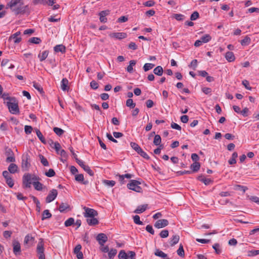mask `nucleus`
Segmentation results:
<instances>
[{"instance_id": "23", "label": "nucleus", "mask_w": 259, "mask_h": 259, "mask_svg": "<svg viewBox=\"0 0 259 259\" xmlns=\"http://www.w3.org/2000/svg\"><path fill=\"white\" fill-rule=\"evenodd\" d=\"M8 170L11 174H15L18 170V166L16 164L11 163L8 167Z\"/></svg>"}, {"instance_id": "4", "label": "nucleus", "mask_w": 259, "mask_h": 259, "mask_svg": "<svg viewBox=\"0 0 259 259\" xmlns=\"http://www.w3.org/2000/svg\"><path fill=\"white\" fill-rule=\"evenodd\" d=\"M30 156L27 152L24 153L22 156L21 167L23 170H27L30 166Z\"/></svg>"}, {"instance_id": "18", "label": "nucleus", "mask_w": 259, "mask_h": 259, "mask_svg": "<svg viewBox=\"0 0 259 259\" xmlns=\"http://www.w3.org/2000/svg\"><path fill=\"white\" fill-rule=\"evenodd\" d=\"M148 207V204H143L142 205H139L137 207V208L134 210V212L136 213H141L145 211Z\"/></svg>"}, {"instance_id": "42", "label": "nucleus", "mask_w": 259, "mask_h": 259, "mask_svg": "<svg viewBox=\"0 0 259 259\" xmlns=\"http://www.w3.org/2000/svg\"><path fill=\"white\" fill-rule=\"evenodd\" d=\"M250 37L248 36H246L244 38L241 40L240 43L242 46H246L250 44Z\"/></svg>"}, {"instance_id": "9", "label": "nucleus", "mask_w": 259, "mask_h": 259, "mask_svg": "<svg viewBox=\"0 0 259 259\" xmlns=\"http://www.w3.org/2000/svg\"><path fill=\"white\" fill-rule=\"evenodd\" d=\"M58 195V192L56 189H52L49 193L48 195L46 198V202L47 203H50L53 201L56 198Z\"/></svg>"}, {"instance_id": "1", "label": "nucleus", "mask_w": 259, "mask_h": 259, "mask_svg": "<svg viewBox=\"0 0 259 259\" xmlns=\"http://www.w3.org/2000/svg\"><path fill=\"white\" fill-rule=\"evenodd\" d=\"M21 1L22 0H11L8 4L7 8L9 7L16 15L23 14L28 6H23V3Z\"/></svg>"}, {"instance_id": "64", "label": "nucleus", "mask_w": 259, "mask_h": 259, "mask_svg": "<svg viewBox=\"0 0 259 259\" xmlns=\"http://www.w3.org/2000/svg\"><path fill=\"white\" fill-rule=\"evenodd\" d=\"M90 86L92 89L94 90L97 89L99 87L98 83L95 80H92L90 82Z\"/></svg>"}, {"instance_id": "27", "label": "nucleus", "mask_w": 259, "mask_h": 259, "mask_svg": "<svg viewBox=\"0 0 259 259\" xmlns=\"http://www.w3.org/2000/svg\"><path fill=\"white\" fill-rule=\"evenodd\" d=\"M52 217V214L50 212L48 209L45 210L42 214L41 220L44 221L46 219L51 218Z\"/></svg>"}, {"instance_id": "51", "label": "nucleus", "mask_w": 259, "mask_h": 259, "mask_svg": "<svg viewBox=\"0 0 259 259\" xmlns=\"http://www.w3.org/2000/svg\"><path fill=\"white\" fill-rule=\"evenodd\" d=\"M56 175L55 171L53 169L50 168L49 170L45 172V175L48 177H52Z\"/></svg>"}, {"instance_id": "44", "label": "nucleus", "mask_w": 259, "mask_h": 259, "mask_svg": "<svg viewBox=\"0 0 259 259\" xmlns=\"http://www.w3.org/2000/svg\"><path fill=\"white\" fill-rule=\"evenodd\" d=\"M28 41L30 43L34 44H39L41 41V39L40 38L37 37H33L30 38Z\"/></svg>"}, {"instance_id": "20", "label": "nucleus", "mask_w": 259, "mask_h": 259, "mask_svg": "<svg viewBox=\"0 0 259 259\" xmlns=\"http://www.w3.org/2000/svg\"><path fill=\"white\" fill-rule=\"evenodd\" d=\"M56 0H48L47 1V5L49 6H53V10H57L59 9L60 7V5L58 4H56Z\"/></svg>"}, {"instance_id": "52", "label": "nucleus", "mask_w": 259, "mask_h": 259, "mask_svg": "<svg viewBox=\"0 0 259 259\" xmlns=\"http://www.w3.org/2000/svg\"><path fill=\"white\" fill-rule=\"evenodd\" d=\"M199 17V14L197 11L194 12L190 16V19L191 21H194L197 19Z\"/></svg>"}, {"instance_id": "21", "label": "nucleus", "mask_w": 259, "mask_h": 259, "mask_svg": "<svg viewBox=\"0 0 259 259\" xmlns=\"http://www.w3.org/2000/svg\"><path fill=\"white\" fill-rule=\"evenodd\" d=\"M54 50L55 52L65 53L66 52V47L63 45H58L54 48Z\"/></svg>"}, {"instance_id": "53", "label": "nucleus", "mask_w": 259, "mask_h": 259, "mask_svg": "<svg viewBox=\"0 0 259 259\" xmlns=\"http://www.w3.org/2000/svg\"><path fill=\"white\" fill-rule=\"evenodd\" d=\"M33 87L40 93H43V89L41 86L36 82H33Z\"/></svg>"}, {"instance_id": "41", "label": "nucleus", "mask_w": 259, "mask_h": 259, "mask_svg": "<svg viewBox=\"0 0 259 259\" xmlns=\"http://www.w3.org/2000/svg\"><path fill=\"white\" fill-rule=\"evenodd\" d=\"M53 131L58 136H61L65 133L64 130L57 127H54Z\"/></svg>"}, {"instance_id": "26", "label": "nucleus", "mask_w": 259, "mask_h": 259, "mask_svg": "<svg viewBox=\"0 0 259 259\" xmlns=\"http://www.w3.org/2000/svg\"><path fill=\"white\" fill-rule=\"evenodd\" d=\"M163 71V68L161 66H157L153 70L154 73L158 76H161L162 75Z\"/></svg>"}, {"instance_id": "19", "label": "nucleus", "mask_w": 259, "mask_h": 259, "mask_svg": "<svg viewBox=\"0 0 259 259\" xmlns=\"http://www.w3.org/2000/svg\"><path fill=\"white\" fill-rule=\"evenodd\" d=\"M225 58L229 62H233L235 60V57L232 52H227L225 55Z\"/></svg>"}, {"instance_id": "49", "label": "nucleus", "mask_w": 259, "mask_h": 259, "mask_svg": "<svg viewBox=\"0 0 259 259\" xmlns=\"http://www.w3.org/2000/svg\"><path fill=\"white\" fill-rule=\"evenodd\" d=\"M126 105L131 108L133 109L135 107L136 104L133 102V101L132 99H128L126 101Z\"/></svg>"}, {"instance_id": "46", "label": "nucleus", "mask_w": 259, "mask_h": 259, "mask_svg": "<svg viewBox=\"0 0 259 259\" xmlns=\"http://www.w3.org/2000/svg\"><path fill=\"white\" fill-rule=\"evenodd\" d=\"M108 257L109 259H113L117 253V250L116 249H111L108 252Z\"/></svg>"}, {"instance_id": "34", "label": "nucleus", "mask_w": 259, "mask_h": 259, "mask_svg": "<svg viewBox=\"0 0 259 259\" xmlns=\"http://www.w3.org/2000/svg\"><path fill=\"white\" fill-rule=\"evenodd\" d=\"M0 98H2L5 101L7 100V101H10L14 98V97H10L9 94L7 93H2L0 96Z\"/></svg>"}, {"instance_id": "8", "label": "nucleus", "mask_w": 259, "mask_h": 259, "mask_svg": "<svg viewBox=\"0 0 259 259\" xmlns=\"http://www.w3.org/2000/svg\"><path fill=\"white\" fill-rule=\"evenodd\" d=\"M83 209L85 211L84 217L85 218H93L98 215V212L94 209L84 206Z\"/></svg>"}, {"instance_id": "54", "label": "nucleus", "mask_w": 259, "mask_h": 259, "mask_svg": "<svg viewBox=\"0 0 259 259\" xmlns=\"http://www.w3.org/2000/svg\"><path fill=\"white\" fill-rule=\"evenodd\" d=\"M159 235L162 238H166L168 236V231L167 230H163L160 232Z\"/></svg>"}, {"instance_id": "48", "label": "nucleus", "mask_w": 259, "mask_h": 259, "mask_svg": "<svg viewBox=\"0 0 259 259\" xmlns=\"http://www.w3.org/2000/svg\"><path fill=\"white\" fill-rule=\"evenodd\" d=\"M177 254L179 256H180L181 257L184 256V255H185V252H184V248H183V246L182 244H181L180 245L179 248L177 250Z\"/></svg>"}, {"instance_id": "7", "label": "nucleus", "mask_w": 259, "mask_h": 259, "mask_svg": "<svg viewBox=\"0 0 259 259\" xmlns=\"http://www.w3.org/2000/svg\"><path fill=\"white\" fill-rule=\"evenodd\" d=\"M76 162L80 166L84 171H85L90 176H94L93 171L90 168V167L88 165H86L84 164V162L81 160L79 159L78 158H76Z\"/></svg>"}, {"instance_id": "3", "label": "nucleus", "mask_w": 259, "mask_h": 259, "mask_svg": "<svg viewBox=\"0 0 259 259\" xmlns=\"http://www.w3.org/2000/svg\"><path fill=\"white\" fill-rule=\"evenodd\" d=\"M141 182L139 181L135 180H132L130 183L127 184V187L130 190H133L138 193L142 192V189L139 186Z\"/></svg>"}, {"instance_id": "16", "label": "nucleus", "mask_w": 259, "mask_h": 259, "mask_svg": "<svg viewBox=\"0 0 259 259\" xmlns=\"http://www.w3.org/2000/svg\"><path fill=\"white\" fill-rule=\"evenodd\" d=\"M61 88L63 91H68L69 90L68 80L66 78H64L61 80Z\"/></svg>"}, {"instance_id": "30", "label": "nucleus", "mask_w": 259, "mask_h": 259, "mask_svg": "<svg viewBox=\"0 0 259 259\" xmlns=\"http://www.w3.org/2000/svg\"><path fill=\"white\" fill-rule=\"evenodd\" d=\"M137 153L139 154L141 156L143 157L144 158L149 160L150 159V157L148 156V155L144 152L142 149L141 148L140 149L138 150V151H137Z\"/></svg>"}, {"instance_id": "58", "label": "nucleus", "mask_w": 259, "mask_h": 259, "mask_svg": "<svg viewBox=\"0 0 259 259\" xmlns=\"http://www.w3.org/2000/svg\"><path fill=\"white\" fill-rule=\"evenodd\" d=\"M174 17L178 21H182L184 19V16L181 14H175Z\"/></svg>"}, {"instance_id": "29", "label": "nucleus", "mask_w": 259, "mask_h": 259, "mask_svg": "<svg viewBox=\"0 0 259 259\" xmlns=\"http://www.w3.org/2000/svg\"><path fill=\"white\" fill-rule=\"evenodd\" d=\"M69 205L67 203H62L59 207V210L61 212H64L65 210L69 208Z\"/></svg>"}, {"instance_id": "12", "label": "nucleus", "mask_w": 259, "mask_h": 259, "mask_svg": "<svg viewBox=\"0 0 259 259\" xmlns=\"http://www.w3.org/2000/svg\"><path fill=\"white\" fill-rule=\"evenodd\" d=\"M109 36L111 38L121 39L126 38L127 34L124 32H113L110 33Z\"/></svg>"}, {"instance_id": "43", "label": "nucleus", "mask_w": 259, "mask_h": 259, "mask_svg": "<svg viewBox=\"0 0 259 259\" xmlns=\"http://www.w3.org/2000/svg\"><path fill=\"white\" fill-rule=\"evenodd\" d=\"M39 157L40 160V162L44 166H48L49 165L48 160L43 155H39Z\"/></svg>"}, {"instance_id": "56", "label": "nucleus", "mask_w": 259, "mask_h": 259, "mask_svg": "<svg viewBox=\"0 0 259 259\" xmlns=\"http://www.w3.org/2000/svg\"><path fill=\"white\" fill-rule=\"evenodd\" d=\"M213 248L215 250V252L217 254H220L221 252V249H220V245L218 243H215L212 246Z\"/></svg>"}, {"instance_id": "57", "label": "nucleus", "mask_w": 259, "mask_h": 259, "mask_svg": "<svg viewBox=\"0 0 259 259\" xmlns=\"http://www.w3.org/2000/svg\"><path fill=\"white\" fill-rule=\"evenodd\" d=\"M134 223L138 225H142L143 222L140 221V218L139 215H136L134 217Z\"/></svg>"}, {"instance_id": "59", "label": "nucleus", "mask_w": 259, "mask_h": 259, "mask_svg": "<svg viewBox=\"0 0 259 259\" xmlns=\"http://www.w3.org/2000/svg\"><path fill=\"white\" fill-rule=\"evenodd\" d=\"M5 154L8 156H12V155H14V154L13 152V151L12 150V149L10 148H8V147H6L5 148Z\"/></svg>"}, {"instance_id": "2", "label": "nucleus", "mask_w": 259, "mask_h": 259, "mask_svg": "<svg viewBox=\"0 0 259 259\" xmlns=\"http://www.w3.org/2000/svg\"><path fill=\"white\" fill-rule=\"evenodd\" d=\"M4 104L6 105L9 111L12 114H19L20 110L19 108L18 100L14 97L10 101H4Z\"/></svg>"}, {"instance_id": "15", "label": "nucleus", "mask_w": 259, "mask_h": 259, "mask_svg": "<svg viewBox=\"0 0 259 259\" xmlns=\"http://www.w3.org/2000/svg\"><path fill=\"white\" fill-rule=\"evenodd\" d=\"M110 13L109 10H104L100 12L99 14L100 16V21L102 23H106L107 21V19L106 17Z\"/></svg>"}, {"instance_id": "40", "label": "nucleus", "mask_w": 259, "mask_h": 259, "mask_svg": "<svg viewBox=\"0 0 259 259\" xmlns=\"http://www.w3.org/2000/svg\"><path fill=\"white\" fill-rule=\"evenodd\" d=\"M33 185L35 189H36L37 191H40L42 189V184L39 182L38 181L33 182Z\"/></svg>"}, {"instance_id": "33", "label": "nucleus", "mask_w": 259, "mask_h": 259, "mask_svg": "<svg viewBox=\"0 0 259 259\" xmlns=\"http://www.w3.org/2000/svg\"><path fill=\"white\" fill-rule=\"evenodd\" d=\"M198 179L204 183L205 185H208L212 182L211 179L203 178L202 176L198 177Z\"/></svg>"}, {"instance_id": "38", "label": "nucleus", "mask_w": 259, "mask_h": 259, "mask_svg": "<svg viewBox=\"0 0 259 259\" xmlns=\"http://www.w3.org/2000/svg\"><path fill=\"white\" fill-rule=\"evenodd\" d=\"M118 256L119 259H127L128 258V255L124 250L119 251Z\"/></svg>"}, {"instance_id": "32", "label": "nucleus", "mask_w": 259, "mask_h": 259, "mask_svg": "<svg viewBox=\"0 0 259 259\" xmlns=\"http://www.w3.org/2000/svg\"><path fill=\"white\" fill-rule=\"evenodd\" d=\"M211 39V36L208 34H206L200 38V40L202 43H207Z\"/></svg>"}, {"instance_id": "60", "label": "nucleus", "mask_w": 259, "mask_h": 259, "mask_svg": "<svg viewBox=\"0 0 259 259\" xmlns=\"http://www.w3.org/2000/svg\"><path fill=\"white\" fill-rule=\"evenodd\" d=\"M103 182L105 185L110 187H113L115 184V182L114 181L104 180Z\"/></svg>"}, {"instance_id": "5", "label": "nucleus", "mask_w": 259, "mask_h": 259, "mask_svg": "<svg viewBox=\"0 0 259 259\" xmlns=\"http://www.w3.org/2000/svg\"><path fill=\"white\" fill-rule=\"evenodd\" d=\"M44 243L42 239H40L36 247V252L38 259H45Z\"/></svg>"}, {"instance_id": "22", "label": "nucleus", "mask_w": 259, "mask_h": 259, "mask_svg": "<svg viewBox=\"0 0 259 259\" xmlns=\"http://www.w3.org/2000/svg\"><path fill=\"white\" fill-rule=\"evenodd\" d=\"M87 222L90 226H95L99 223V221L95 217L88 218Z\"/></svg>"}, {"instance_id": "6", "label": "nucleus", "mask_w": 259, "mask_h": 259, "mask_svg": "<svg viewBox=\"0 0 259 259\" xmlns=\"http://www.w3.org/2000/svg\"><path fill=\"white\" fill-rule=\"evenodd\" d=\"M31 184H32V175L30 174H25L23 177V185L24 188H30Z\"/></svg>"}, {"instance_id": "35", "label": "nucleus", "mask_w": 259, "mask_h": 259, "mask_svg": "<svg viewBox=\"0 0 259 259\" xmlns=\"http://www.w3.org/2000/svg\"><path fill=\"white\" fill-rule=\"evenodd\" d=\"M136 64V61L135 60H131L130 61V64L126 68V70L127 72L130 73H132L133 71V66L135 65Z\"/></svg>"}, {"instance_id": "11", "label": "nucleus", "mask_w": 259, "mask_h": 259, "mask_svg": "<svg viewBox=\"0 0 259 259\" xmlns=\"http://www.w3.org/2000/svg\"><path fill=\"white\" fill-rule=\"evenodd\" d=\"M168 225V221L166 219H161L157 221L155 224L154 227L157 229L164 228Z\"/></svg>"}, {"instance_id": "31", "label": "nucleus", "mask_w": 259, "mask_h": 259, "mask_svg": "<svg viewBox=\"0 0 259 259\" xmlns=\"http://www.w3.org/2000/svg\"><path fill=\"white\" fill-rule=\"evenodd\" d=\"M238 157V154L237 152H234L232 155L231 158L229 160L228 162L230 164H234L236 163V159Z\"/></svg>"}, {"instance_id": "10", "label": "nucleus", "mask_w": 259, "mask_h": 259, "mask_svg": "<svg viewBox=\"0 0 259 259\" xmlns=\"http://www.w3.org/2000/svg\"><path fill=\"white\" fill-rule=\"evenodd\" d=\"M96 240L98 241L99 244L100 245L103 246L104 243L107 242L108 238L106 234L104 233H100L97 235Z\"/></svg>"}, {"instance_id": "62", "label": "nucleus", "mask_w": 259, "mask_h": 259, "mask_svg": "<svg viewBox=\"0 0 259 259\" xmlns=\"http://www.w3.org/2000/svg\"><path fill=\"white\" fill-rule=\"evenodd\" d=\"M75 179L77 182H83L84 180V177L82 174L76 175L75 177Z\"/></svg>"}, {"instance_id": "13", "label": "nucleus", "mask_w": 259, "mask_h": 259, "mask_svg": "<svg viewBox=\"0 0 259 259\" xmlns=\"http://www.w3.org/2000/svg\"><path fill=\"white\" fill-rule=\"evenodd\" d=\"M13 252L15 255L20 254L21 252V246L20 243L17 240L13 241Z\"/></svg>"}, {"instance_id": "47", "label": "nucleus", "mask_w": 259, "mask_h": 259, "mask_svg": "<svg viewBox=\"0 0 259 259\" xmlns=\"http://www.w3.org/2000/svg\"><path fill=\"white\" fill-rule=\"evenodd\" d=\"M155 66V65L154 64L152 63H146L144 64L143 66V69L146 72L148 70L152 69Z\"/></svg>"}, {"instance_id": "14", "label": "nucleus", "mask_w": 259, "mask_h": 259, "mask_svg": "<svg viewBox=\"0 0 259 259\" xmlns=\"http://www.w3.org/2000/svg\"><path fill=\"white\" fill-rule=\"evenodd\" d=\"M81 249V245L80 244H77L73 250V252L74 254L76 255V257L78 259H82L83 258V253L80 251Z\"/></svg>"}, {"instance_id": "28", "label": "nucleus", "mask_w": 259, "mask_h": 259, "mask_svg": "<svg viewBox=\"0 0 259 259\" xmlns=\"http://www.w3.org/2000/svg\"><path fill=\"white\" fill-rule=\"evenodd\" d=\"M51 143L50 145L52 144L54 145V148L55 149L56 152L57 154H59V152H60L61 149V145L58 142H55L54 143L52 140H50Z\"/></svg>"}, {"instance_id": "55", "label": "nucleus", "mask_w": 259, "mask_h": 259, "mask_svg": "<svg viewBox=\"0 0 259 259\" xmlns=\"http://www.w3.org/2000/svg\"><path fill=\"white\" fill-rule=\"evenodd\" d=\"M33 3L35 5H38V4H41L42 5H47V1L46 0H33Z\"/></svg>"}, {"instance_id": "63", "label": "nucleus", "mask_w": 259, "mask_h": 259, "mask_svg": "<svg viewBox=\"0 0 259 259\" xmlns=\"http://www.w3.org/2000/svg\"><path fill=\"white\" fill-rule=\"evenodd\" d=\"M6 183L10 187L12 188L13 187L14 183L11 177L10 178H8L6 180Z\"/></svg>"}, {"instance_id": "36", "label": "nucleus", "mask_w": 259, "mask_h": 259, "mask_svg": "<svg viewBox=\"0 0 259 259\" xmlns=\"http://www.w3.org/2000/svg\"><path fill=\"white\" fill-rule=\"evenodd\" d=\"M154 254L156 256H159L162 258H165L167 257V254L163 252L162 251L160 250L159 249H156Z\"/></svg>"}, {"instance_id": "17", "label": "nucleus", "mask_w": 259, "mask_h": 259, "mask_svg": "<svg viewBox=\"0 0 259 259\" xmlns=\"http://www.w3.org/2000/svg\"><path fill=\"white\" fill-rule=\"evenodd\" d=\"M180 240V236L178 235H173L169 239V243L171 246L177 244Z\"/></svg>"}, {"instance_id": "39", "label": "nucleus", "mask_w": 259, "mask_h": 259, "mask_svg": "<svg viewBox=\"0 0 259 259\" xmlns=\"http://www.w3.org/2000/svg\"><path fill=\"white\" fill-rule=\"evenodd\" d=\"M161 139L159 135H156L154 136L153 144L156 146H158L160 144Z\"/></svg>"}, {"instance_id": "24", "label": "nucleus", "mask_w": 259, "mask_h": 259, "mask_svg": "<svg viewBox=\"0 0 259 259\" xmlns=\"http://www.w3.org/2000/svg\"><path fill=\"white\" fill-rule=\"evenodd\" d=\"M48 54L49 51L47 50L42 52L41 53H40L38 55L40 61L42 62L44 61L47 58Z\"/></svg>"}, {"instance_id": "61", "label": "nucleus", "mask_w": 259, "mask_h": 259, "mask_svg": "<svg viewBox=\"0 0 259 259\" xmlns=\"http://www.w3.org/2000/svg\"><path fill=\"white\" fill-rule=\"evenodd\" d=\"M130 145L132 148L136 152L138 151L140 148H141V147L136 143L131 142Z\"/></svg>"}, {"instance_id": "37", "label": "nucleus", "mask_w": 259, "mask_h": 259, "mask_svg": "<svg viewBox=\"0 0 259 259\" xmlns=\"http://www.w3.org/2000/svg\"><path fill=\"white\" fill-rule=\"evenodd\" d=\"M200 167V164L199 162H194L191 165V168L194 172L197 171Z\"/></svg>"}, {"instance_id": "45", "label": "nucleus", "mask_w": 259, "mask_h": 259, "mask_svg": "<svg viewBox=\"0 0 259 259\" xmlns=\"http://www.w3.org/2000/svg\"><path fill=\"white\" fill-rule=\"evenodd\" d=\"M234 189L235 190L242 191L243 193H245V192L248 189V188L246 186L236 185L234 186Z\"/></svg>"}, {"instance_id": "25", "label": "nucleus", "mask_w": 259, "mask_h": 259, "mask_svg": "<svg viewBox=\"0 0 259 259\" xmlns=\"http://www.w3.org/2000/svg\"><path fill=\"white\" fill-rule=\"evenodd\" d=\"M36 134L39 140L44 144H46V141L42 134L38 129H35Z\"/></svg>"}, {"instance_id": "50", "label": "nucleus", "mask_w": 259, "mask_h": 259, "mask_svg": "<svg viewBox=\"0 0 259 259\" xmlns=\"http://www.w3.org/2000/svg\"><path fill=\"white\" fill-rule=\"evenodd\" d=\"M74 224V220L73 218H70L64 223L65 227H69Z\"/></svg>"}]
</instances>
